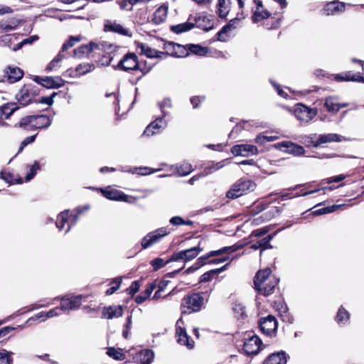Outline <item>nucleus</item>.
<instances>
[{"label":"nucleus","instance_id":"18","mask_svg":"<svg viewBox=\"0 0 364 364\" xmlns=\"http://www.w3.org/2000/svg\"><path fill=\"white\" fill-rule=\"evenodd\" d=\"M34 118L33 131L47 129L51 125L52 119L46 114L34 115Z\"/></svg>","mask_w":364,"mask_h":364},{"label":"nucleus","instance_id":"19","mask_svg":"<svg viewBox=\"0 0 364 364\" xmlns=\"http://www.w3.org/2000/svg\"><path fill=\"white\" fill-rule=\"evenodd\" d=\"M176 334L178 337L177 342L179 344L186 346L189 349L193 348V341L190 340L185 328L177 326Z\"/></svg>","mask_w":364,"mask_h":364},{"label":"nucleus","instance_id":"27","mask_svg":"<svg viewBox=\"0 0 364 364\" xmlns=\"http://www.w3.org/2000/svg\"><path fill=\"white\" fill-rule=\"evenodd\" d=\"M18 108L15 102L6 103L0 107V117L9 119Z\"/></svg>","mask_w":364,"mask_h":364},{"label":"nucleus","instance_id":"29","mask_svg":"<svg viewBox=\"0 0 364 364\" xmlns=\"http://www.w3.org/2000/svg\"><path fill=\"white\" fill-rule=\"evenodd\" d=\"M346 106L347 104H339L336 102L335 98L333 97H328L326 98L324 102V107L328 112H337L340 110L341 108L346 107Z\"/></svg>","mask_w":364,"mask_h":364},{"label":"nucleus","instance_id":"31","mask_svg":"<svg viewBox=\"0 0 364 364\" xmlns=\"http://www.w3.org/2000/svg\"><path fill=\"white\" fill-rule=\"evenodd\" d=\"M121 171H123V172H130L132 173H137L139 175H141V176H145V175H148V174H150V173H154V172H156L158 171V169H151L149 167H136V168H127V167H121V168L119 169Z\"/></svg>","mask_w":364,"mask_h":364},{"label":"nucleus","instance_id":"7","mask_svg":"<svg viewBox=\"0 0 364 364\" xmlns=\"http://www.w3.org/2000/svg\"><path fill=\"white\" fill-rule=\"evenodd\" d=\"M168 233L169 232L167 231L166 228H161L154 232H149L141 240L142 248L147 249Z\"/></svg>","mask_w":364,"mask_h":364},{"label":"nucleus","instance_id":"26","mask_svg":"<svg viewBox=\"0 0 364 364\" xmlns=\"http://www.w3.org/2000/svg\"><path fill=\"white\" fill-rule=\"evenodd\" d=\"M104 30L106 32L110 31L124 36H129V31L127 29L124 28L120 24L117 23L116 22H112L111 21L105 22Z\"/></svg>","mask_w":364,"mask_h":364},{"label":"nucleus","instance_id":"54","mask_svg":"<svg viewBox=\"0 0 364 364\" xmlns=\"http://www.w3.org/2000/svg\"><path fill=\"white\" fill-rule=\"evenodd\" d=\"M122 279L120 277H117L114 279L110 282V285H112V287L106 291V294L112 295V294H114L120 287Z\"/></svg>","mask_w":364,"mask_h":364},{"label":"nucleus","instance_id":"39","mask_svg":"<svg viewBox=\"0 0 364 364\" xmlns=\"http://www.w3.org/2000/svg\"><path fill=\"white\" fill-rule=\"evenodd\" d=\"M156 287L155 284L152 283L150 284L146 289L139 295H138L135 301L138 304H141L144 303L149 297H150L152 291L154 290Z\"/></svg>","mask_w":364,"mask_h":364},{"label":"nucleus","instance_id":"33","mask_svg":"<svg viewBox=\"0 0 364 364\" xmlns=\"http://www.w3.org/2000/svg\"><path fill=\"white\" fill-rule=\"evenodd\" d=\"M228 266V264H226L225 265L223 266L220 268L213 269H211V270H209V271L205 272L203 274H202L200 276L199 282H208L210 281L212 277L214 275L220 274L222 272H223L224 270H225Z\"/></svg>","mask_w":364,"mask_h":364},{"label":"nucleus","instance_id":"21","mask_svg":"<svg viewBox=\"0 0 364 364\" xmlns=\"http://www.w3.org/2000/svg\"><path fill=\"white\" fill-rule=\"evenodd\" d=\"M123 314L122 306H110L105 307L102 310V317L108 319H112L113 318H119Z\"/></svg>","mask_w":364,"mask_h":364},{"label":"nucleus","instance_id":"59","mask_svg":"<svg viewBox=\"0 0 364 364\" xmlns=\"http://www.w3.org/2000/svg\"><path fill=\"white\" fill-rule=\"evenodd\" d=\"M168 263V262H167V261L164 262V259L160 257L155 258L150 262L151 265L153 267L154 270L155 271L162 268Z\"/></svg>","mask_w":364,"mask_h":364},{"label":"nucleus","instance_id":"57","mask_svg":"<svg viewBox=\"0 0 364 364\" xmlns=\"http://www.w3.org/2000/svg\"><path fill=\"white\" fill-rule=\"evenodd\" d=\"M57 95V92H53L50 96L41 97L39 100H35V102L50 106L53 104V99Z\"/></svg>","mask_w":364,"mask_h":364},{"label":"nucleus","instance_id":"48","mask_svg":"<svg viewBox=\"0 0 364 364\" xmlns=\"http://www.w3.org/2000/svg\"><path fill=\"white\" fill-rule=\"evenodd\" d=\"M201 249L199 247H194L183 250L185 261H189L196 257L200 252Z\"/></svg>","mask_w":364,"mask_h":364},{"label":"nucleus","instance_id":"41","mask_svg":"<svg viewBox=\"0 0 364 364\" xmlns=\"http://www.w3.org/2000/svg\"><path fill=\"white\" fill-rule=\"evenodd\" d=\"M97 46L94 43H90L87 45H83L74 50V54L77 57H81L85 54H90Z\"/></svg>","mask_w":364,"mask_h":364},{"label":"nucleus","instance_id":"45","mask_svg":"<svg viewBox=\"0 0 364 364\" xmlns=\"http://www.w3.org/2000/svg\"><path fill=\"white\" fill-rule=\"evenodd\" d=\"M33 80L39 85L46 87L54 89L53 77H41L39 76H35Z\"/></svg>","mask_w":364,"mask_h":364},{"label":"nucleus","instance_id":"55","mask_svg":"<svg viewBox=\"0 0 364 364\" xmlns=\"http://www.w3.org/2000/svg\"><path fill=\"white\" fill-rule=\"evenodd\" d=\"M16 26L17 23L14 21H5L0 22V28L6 32L14 30Z\"/></svg>","mask_w":364,"mask_h":364},{"label":"nucleus","instance_id":"20","mask_svg":"<svg viewBox=\"0 0 364 364\" xmlns=\"http://www.w3.org/2000/svg\"><path fill=\"white\" fill-rule=\"evenodd\" d=\"M271 273L272 270L268 267L258 271L254 277L255 288L261 287V284H264L265 282H269V279L272 278V277H271Z\"/></svg>","mask_w":364,"mask_h":364},{"label":"nucleus","instance_id":"64","mask_svg":"<svg viewBox=\"0 0 364 364\" xmlns=\"http://www.w3.org/2000/svg\"><path fill=\"white\" fill-rule=\"evenodd\" d=\"M0 178L5 181L6 183L11 184L14 181V176L9 172L1 171L0 172Z\"/></svg>","mask_w":364,"mask_h":364},{"label":"nucleus","instance_id":"43","mask_svg":"<svg viewBox=\"0 0 364 364\" xmlns=\"http://www.w3.org/2000/svg\"><path fill=\"white\" fill-rule=\"evenodd\" d=\"M350 318L349 312L343 306L338 309L335 320L338 323H346Z\"/></svg>","mask_w":364,"mask_h":364},{"label":"nucleus","instance_id":"16","mask_svg":"<svg viewBox=\"0 0 364 364\" xmlns=\"http://www.w3.org/2000/svg\"><path fill=\"white\" fill-rule=\"evenodd\" d=\"M278 282L279 279L274 277H272L271 279H269V282H265L264 284H261V287H256L255 289L258 294L264 296H268L273 294L275 287L278 284Z\"/></svg>","mask_w":364,"mask_h":364},{"label":"nucleus","instance_id":"8","mask_svg":"<svg viewBox=\"0 0 364 364\" xmlns=\"http://www.w3.org/2000/svg\"><path fill=\"white\" fill-rule=\"evenodd\" d=\"M165 117H164L162 114L156 117L155 120L151 122L146 127L143 135L150 136H153L154 134L160 133L161 130L164 129L168 125V122L165 119Z\"/></svg>","mask_w":364,"mask_h":364},{"label":"nucleus","instance_id":"13","mask_svg":"<svg viewBox=\"0 0 364 364\" xmlns=\"http://www.w3.org/2000/svg\"><path fill=\"white\" fill-rule=\"evenodd\" d=\"M231 153L235 156H249L257 154V148L251 144H237L231 148Z\"/></svg>","mask_w":364,"mask_h":364},{"label":"nucleus","instance_id":"63","mask_svg":"<svg viewBox=\"0 0 364 364\" xmlns=\"http://www.w3.org/2000/svg\"><path fill=\"white\" fill-rule=\"evenodd\" d=\"M316 134H311L308 136H306L304 138L303 143L306 144V146H312L314 147V144H315V138L316 137Z\"/></svg>","mask_w":364,"mask_h":364},{"label":"nucleus","instance_id":"60","mask_svg":"<svg viewBox=\"0 0 364 364\" xmlns=\"http://www.w3.org/2000/svg\"><path fill=\"white\" fill-rule=\"evenodd\" d=\"M269 82L272 84V85L274 87V89L276 90L278 95H279L280 97H282L284 99L289 98V95L281 88V86L279 84H277L272 80H269Z\"/></svg>","mask_w":364,"mask_h":364},{"label":"nucleus","instance_id":"14","mask_svg":"<svg viewBox=\"0 0 364 364\" xmlns=\"http://www.w3.org/2000/svg\"><path fill=\"white\" fill-rule=\"evenodd\" d=\"M343 141H346V138L338 134L329 133L319 134L317 136V139L314 144V147L317 148L323 144L331 142H341Z\"/></svg>","mask_w":364,"mask_h":364},{"label":"nucleus","instance_id":"44","mask_svg":"<svg viewBox=\"0 0 364 364\" xmlns=\"http://www.w3.org/2000/svg\"><path fill=\"white\" fill-rule=\"evenodd\" d=\"M224 166L223 161H220L217 163H212L206 166L202 172L203 176H208L209 174L213 173V172L222 168Z\"/></svg>","mask_w":364,"mask_h":364},{"label":"nucleus","instance_id":"25","mask_svg":"<svg viewBox=\"0 0 364 364\" xmlns=\"http://www.w3.org/2000/svg\"><path fill=\"white\" fill-rule=\"evenodd\" d=\"M167 14L168 6L165 4L161 5L154 13L151 21L156 25L161 24L166 21Z\"/></svg>","mask_w":364,"mask_h":364},{"label":"nucleus","instance_id":"61","mask_svg":"<svg viewBox=\"0 0 364 364\" xmlns=\"http://www.w3.org/2000/svg\"><path fill=\"white\" fill-rule=\"evenodd\" d=\"M140 288V284L138 281H134L131 284V285L126 289V291L128 294L132 296L134 295Z\"/></svg>","mask_w":364,"mask_h":364},{"label":"nucleus","instance_id":"24","mask_svg":"<svg viewBox=\"0 0 364 364\" xmlns=\"http://www.w3.org/2000/svg\"><path fill=\"white\" fill-rule=\"evenodd\" d=\"M195 26L201 28L205 31H208L213 28V23L207 16L199 14L194 18Z\"/></svg>","mask_w":364,"mask_h":364},{"label":"nucleus","instance_id":"6","mask_svg":"<svg viewBox=\"0 0 364 364\" xmlns=\"http://www.w3.org/2000/svg\"><path fill=\"white\" fill-rule=\"evenodd\" d=\"M139 64L137 61V56L134 53H127L114 69H119L124 71L138 70Z\"/></svg>","mask_w":364,"mask_h":364},{"label":"nucleus","instance_id":"5","mask_svg":"<svg viewBox=\"0 0 364 364\" xmlns=\"http://www.w3.org/2000/svg\"><path fill=\"white\" fill-rule=\"evenodd\" d=\"M294 116L301 122L308 123L317 114L316 109L310 108L303 104L296 105L294 108Z\"/></svg>","mask_w":364,"mask_h":364},{"label":"nucleus","instance_id":"36","mask_svg":"<svg viewBox=\"0 0 364 364\" xmlns=\"http://www.w3.org/2000/svg\"><path fill=\"white\" fill-rule=\"evenodd\" d=\"M34 115H29L21 119L19 122L15 125L27 131H33Z\"/></svg>","mask_w":364,"mask_h":364},{"label":"nucleus","instance_id":"15","mask_svg":"<svg viewBox=\"0 0 364 364\" xmlns=\"http://www.w3.org/2000/svg\"><path fill=\"white\" fill-rule=\"evenodd\" d=\"M240 22V18H234L223 26L222 28L217 33V39L221 42L227 41V34L233 29H235L237 24Z\"/></svg>","mask_w":364,"mask_h":364},{"label":"nucleus","instance_id":"50","mask_svg":"<svg viewBox=\"0 0 364 364\" xmlns=\"http://www.w3.org/2000/svg\"><path fill=\"white\" fill-rule=\"evenodd\" d=\"M232 311L235 316L237 318H243L246 316L245 307L240 303H235L232 306Z\"/></svg>","mask_w":364,"mask_h":364},{"label":"nucleus","instance_id":"17","mask_svg":"<svg viewBox=\"0 0 364 364\" xmlns=\"http://www.w3.org/2000/svg\"><path fill=\"white\" fill-rule=\"evenodd\" d=\"M102 193L106 198L112 200L127 201L128 199L127 195L116 189L107 188L102 190Z\"/></svg>","mask_w":364,"mask_h":364},{"label":"nucleus","instance_id":"9","mask_svg":"<svg viewBox=\"0 0 364 364\" xmlns=\"http://www.w3.org/2000/svg\"><path fill=\"white\" fill-rule=\"evenodd\" d=\"M259 325L261 331L266 335L272 336L276 333L277 329V321L272 315L260 318Z\"/></svg>","mask_w":364,"mask_h":364},{"label":"nucleus","instance_id":"23","mask_svg":"<svg viewBox=\"0 0 364 364\" xmlns=\"http://www.w3.org/2000/svg\"><path fill=\"white\" fill-rule=\"evenodd\" d=\"M287 355L284 351L274 353L269 355L263 364H287Z\"/></svg>","mask_w":364,"mask_h":364},{"label":"nucleus","instance_id":"30","mask_svg":"<svg viewBox=\"0 0 364 364\" xmlns=\"http://www.w3.org/2000/svg\"><path fill=\"white\" fill-rule=\"evenodd\" d=\"M229 0H218L217 14L221 18H225L230 11Z\"/></svg>","mask_w":364,"mask_h":364},{"label":"nucleus","instance_id":"38","mask_svg":"<svg viewBox=\"0 0 364 364\" xmlns=\"http://www.w3.org/2000/svg\"><path fill=\"white\" fill-rule=\"evenodd\" d=\"M154 358V353L153 350L149 349H145L141 350L139 354V359L140 364H151Z\"/></svg>","mask_w":364,"mask_h":364},{"label":"nucleus","instance_id":"35","mask_svg":"<svg viewBox=\"0 0 364 364\" xmlns=\"http://www.w3.org/2000/svg\"><path fill=\"white\" fill-rule=\"evenodd\" d=\"M172 168H174L176 173L179 176H185L192 172V166L188 163H182L181 164H176L172 166Z\"/></svg>","mask_w":364,"mask_h":364},{"label":"nucleus","instance_id":"1","mask_svg":"<svg viewBox=\"0 0 364 364\" xmlns=\"http://www.w3.org/2000/svg\"><path fill=\"white\" fill-rule=\"evenodd\" d=\"M205 304L203 293L197 292L187 294L181 300L182 314H190L200 311Z\"/></svg>","mask_w":364,"mask_h":364},{"label":"nucleus","instance_id":"42","mask_svg":"<svg viewBox=\"0 0 364 364\" xmlns=\"http://www.w3.org/2000/svg\"><path fill=\"white\" fill-rule=\"evenodd\" d=\"M68 210H65L60 213L58 215L57 220L55 221L56 228L60 231L63 229L65 223H69L68 218Z\"/></svg>","mask_w":364,"mask_h":364},{"label":"nucleus","instance_id":"47","mask_svg":"<svg viewBox=\"0 0 364 364\" xmlns=\"http://www.w3.org/2000/svg\"><path fill=\"white\" fill-rule=\"evenodd\" d=\"M138 48L140 49L141 54H144L149 58H154V55L157 53L156 50L151 48L146 44L142 43L138 46Z\"/></svg>","mask_w":364,"mask_h":364},{"label":"nucleus","instance_id":"11","mask_svg":"<svg viewBox=\"0 0 364 364\" xmlns=\"http://www.w3.org/2000/svg\"><path fill=\"white\" fill-rule=\"evenodd\" d=\"M262 342L256 335L246 339L243 344V350L247 355H256L259 351Z\"/></svg>","mask_w":364,"mask_h":364},{"label":"nucleus","instance_id":"34","mask_svg":"<svg viewBox=\"0 0 364 364\" xmlns=\"http://www.w3.org/2000/svg\"><path fill=\"white\" fill-rule=\"evenodd\" d=\"M186 47L190 53L199 56H205L208 53V48L199 44H187Z\"/></svg>","mask_w":364,"mask_h":364},{"label":"nucleus","instance_id":"28","mask_svg":"<svg viewBox=\"0 0 364 364\" xmlns=\"http://www.w3.org/2000/svg\"><path fill=\"white\" fill-rule=\"evenodd\" d=\"M255 3L257 5V8L254 11L252 16L253 22L259 21L261 19H264L269 18L270 16L269 12L267 10H262V14H260V9L263 8L262 2L259 0H255Z\"/></svg>","mask_w":364,"mask_h":364},{"label":"nucleus","instance_id":"4","mask_svg":"<svg viewBox=\"0 0 364 364\" xmlns=\"http://www.w3.org/2000/svg\"><path fill=\"white\" fill-rule=\"evenodd\" d=\"M240 247V246L234 245L232 246L224 247L218 250L211 251L206 256L199 257L197 260L196 264L193 266L188 267L186 270V274L192 273V272H195L196 270H197L201 266H203L204 264H207L208 263L207 260L210 257H213L215 255L225 254V253L233 252L237 251Z\"/></svg>","mask_w":364,"mask_h":364},{"label":"nucleus","instance_id":"22","mask_svg":"<svg viewBox=\"0 0 364 364\" xmlns=\"http://www.w3.org/2000/svg\"><path fill=\"white\" fill-rule=\"evenodd\" d=\"M7 80L10 83H14L20 80L23 76V71L15 66H9L6 71Z\"/></svg>","mask_w":364,"mask_h":364},{"label":"nucleus","instance_id":"52","mask_svg":"<svg viewBox=\"0 0 364 364\" xmlns=\"http://www.w3.org/2000/svg\"><path fill=\"white\" fill-rule=\"evenodd\" d=\"M107 354L116 360H123L124 358L122 353L112 347L107 349Z\"/></svg>","mask_w":364,"mask_h":364},{"label":"nucleus","instance_id":"56","mask_svg":"<svg viewBox=\"0 0 364 364\" xmlns=\"http://www.w3.org/2000/svg\"><path fill=\"white\" fill-rule=\"evenodd\" d=\"M273 237L274 235H268L258 241L259 242V246H260L262 248L261 252L264 250L272 248L270 241L272 240Z\"/></svg>","mask_w":364,"mask_h":364},{"label":"nucleus","instance_id":"2","mask_svg":"<svg viewBox=\"0 0 364 364\" xmlns=\"http://www.w3.org/2000/svg\"><path fill=\"white\" fill-rule=\"evenodd\" d=\"M255 187L256 184L252 181L242 178L232 186L226 193V196L230 199H235L248 192L253 191Z\"/></svg>","mask_w":364,"mask_h":364},{"label":"nucleus","instance_id":"37","mask_svg":"<svg viewBox=\"0 0 364 364\" xmlns=\"http://www.w3.org/2000/svg\"><path fill=\"white\" fill-rule=\"evenodd\" d=\"M157 106L161 111V114L164 117H166L168 116V112L166 109H171L173 107L172 99L170 97H166L162 100L157 102Z\"/></svg>","mask_w":364,"mask_h":364},{"label":"nucleus","instance_id":"58","mask_svg":"<svg viewBox=\"0 0 364 364\" xmlns=\"http://www.w3.org/2000/svg\"><path fill=\"white\" fill-rule=\"evenodd\" d=\"M92 66L90 64H84V65H79L77 67H76L75 70L77 73L78 75H83L88 73H90L92 70Z\"/></svg>","mask_w":364,"mask_h":364},{"label":"nucleus","instance_id":"62","mask_svg":"<svg viewBox=\"0 0 364 364\" xmlns=\"http://www.w3.org/2000/svg\"><path fill=\"white\" fill-rule=\"evenodd\" d=\"M179 260L185 261L183 250L173 253L171 255V257L167 260V262H176Z\"/></svg>","mask_w":364,"mask_h":364},{"label":"nucleus","instance_id":"49","mask_svg":"<svg viewBox=\"0 0 364 364\" xmlns=\"http://www.w3.org/2000/svg\"><path fill=\"white\" fill-rule=\"evenodd\" d=\"M13 352L3 349L0 352V364H13Z\"/></svg>","mask_w":364,"mask_h":364},{"label":"nucleus","instance_id":"53","mask_svg":"<svg viewBox=\"0 0 364 364\" xmlns=\"http://www.w3.org/2000/svg\"><path fill=\"white\" fill-rule=\"evenodd\" d=\"M80 39V36H70L69 40L63 44L61 48V52L65 51L68 49L73 47L77 42H79Z\"/></svg>","mask_w":364,"mask_h":364},{"label":"nucleus","instance_id":"51","mask_svg":"<svg viewBox=\"0 0 364 364\" xmlns=\"http://www.w3.org/2000/svg\"><path fill=\"white\" fill-rule=\"evenodd\" d=\"M76 211H77L76 213L72 214L70 216L68 227V228L65 230V233H68L70 230L71 228L73 226L75 225V224L77 223V222L79 220L80 215L82 212V209L80 208H77Z\"/></svg>","mask_w":364,"mask_h":364},{"label":"nucleus","instance_id":"40","mask_svg":"<svg viewBox=\"0 0 364 364\" xmlns=\"http://www.w3.org/2000/svg\"><path fill=\"white\" fill-rule=\"evenodd\" d=\"M345 9V5L343 3H336L334 1L326 4L325 10L328 15L335 14L337 12L343 11Z\"/></svg>","mask_w":364,"mask_h":364},{"label":"nucleus","instance_id":"46","mask_svg":"<svg viewBox=\"0 0 364 364\" xmlns=\"http://www.w3.org/2000/svg\"><path fill=\"white\" fill-rule=\"evenodd\" d=\"M28 168H29V170L25 176V181L26 182L30 181L31 179L34 178V176L37 173V171L41 170V166L38 161H35L33 164L28 166Z\"/></svg>","mask_w":364,"mask_h":364},{"label":"nucleus","instance_id":"12","mask_svg":"<svg viewBox=\"0 0 364 364\" xmlns=\"http://www.w3.org/2000/svg\"><path fill=\"white\" fill-rule=\"evenodd\" d=\"M278 147L283 151L291 154L294 156H301L304 154V148L299 144L289 141H282L277 144Z\"/></svg>","mask_w":364,"mask_h":364},{"label":"nucleus","instance_id":"10","mask_svg":"<svg viewBox=\"0 0 364 364\" xmlns=\"http://www.w3.org/2000/svg\"><path fill=\"white\" fill-rule=\"evenodd\" d=\"M81 295L77 296H65L60 298L61 303L60 309L64 311L75 310L80 308L82 304Z\"/></svg>","mask_w":364,"mask_h":364},{"label":"nucleus","instance_id":"3","mask_svg":"<svg viewBox=\"0 0 364 364\" xmlns=\"http://www.w3.org/2000/svg\"><path fill=\"white\" fill-rule=\"evenodd\" d=\"M39 92L38 87L32 84L25 85L16 94L15 98L21 105L26 106L35 101V97L39 95Z\"/></svg>","mask_w":364,"mask_h":364},{"label":"nucleus","instance_id":"32","mask_svg":"<svg viewBox=\"0 0 364 364\" xmlns=\"http://www.w3.org/2000/svg\"><path fill=\"white\" fill-rule=\"evenodd\" d=\"M195 27L194 23L185 22L177 25H173L170 27L171 31L174 33L180 34L188 31Z\"/></svg>","mask_w":364,"mask_h":364}]
</instances>
